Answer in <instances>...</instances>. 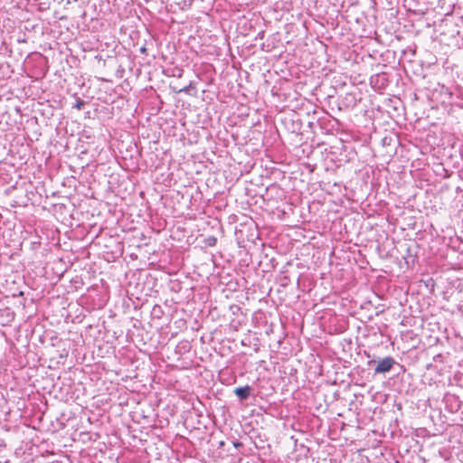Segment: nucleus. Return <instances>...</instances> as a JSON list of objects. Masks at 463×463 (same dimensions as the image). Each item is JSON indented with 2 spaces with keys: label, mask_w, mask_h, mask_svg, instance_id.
<instances>
[{
  "label": "nucleus",
  "mask_w": 463,
  "mask_h": 463,
  "mask_svg": "<svg viewBox=\"0 0 463 463\" xmlns=\"http://www.w3.org/2000/svg\"><path fill=\"white\" fill-rule=\"evenodd\" d=\"M235 394L241 400L247 399L250 394V387L244 386L236 388L234 391Z\"/></svg>",
  "instance_id": "nucleus-2"
},
{
  "label": "nucleus",
  "mask_w": 463,
  "mask_h": 463,
  "mask_svg": "<svg viewBox=\"0 0 463 463\" xmlns=\"http://www.w3.org/2000/svg\"><path fill=\"white\" fill-rule=\"evenodd\" d=\"M80 105H81V103H77V106L79 109H80Z\"/></svg>",
  "instance_id": "nucleus-3"
},
{
  "label": "nucleus",
  "mask_w": 463,
  "mask_h": 463,
  "mask_svg": "<svg viewBox=\"0 0 463 463\" xmlns=\"http://www.w3.org/2000/svg\"><path fill=\"white\" fill-rule=\"evenodd\" d=\"M394 364V360L392 357L382 359L374 369L375 373H387Z\"/></svg>",
  "instance_id": "nucleus-1"
}]
</instances>
